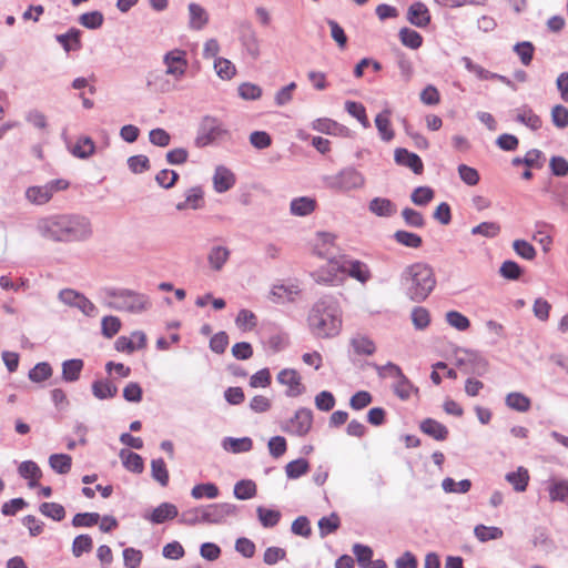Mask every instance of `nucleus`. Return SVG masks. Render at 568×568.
Here are the masks:
<instances>
[{"instance_id": "1", "label": "nucleus", "mask_w": 568, "mask_h": 568, "mask_svg": "<svg viewBox=\"0 0 568 568\" xmlns=\"http://www.w3.org/2000/svg\"><path fill=\"white\" fill-rule=\"evenodd\" d=\"M36 230L40 236L57 243L84 242L93 234L91 221L81 214H52L38 219Z\"/></svg>"}, {"instance_id": "2", "label": "nucleus", "mask_w": 568, "mask_h": 568, "mask_svg": "<svg viewBox=\"0 0 568 568\" xmlns=\"http://www.w3.org/2000/svg\"><path fill=\"white\" fill-rule=\"evenodd\" d=\"M311 334L316 338H334L343 325L342 310L336 297L324 295L311 307L307 315Z\"/></svg>"}, {"instance_id": "3", "label": "nucleus", "mask_w": 568, "mask_h": 568, "mask_svg": "<svg viewBox=\"0 0 568 568\" xmlns=\"http://www.w3.org/2000/svg\"><path fill=\"white\" fill-rule=\"evenodd\" d=\"M436 276L433 267L424 262L413 263L400 274V287L412 302H424L436 287Z\"/></svg>"}, {"instance_id": "4", "label": "nucleus", "mask_w": 568, "mask_h": 568, "mask_svg": "<svg viewBox=\"0 0 568 568\" xmlns=\"http://www.w3.org/2000/svg\"><path fill=\"white\" fill-rule=\"evenodd\" d=\"M104 293L111 301L106 302V306L129 313H141L150 307L149 297L145 294L129 288H105Z\"/></svg>"}, {"instance_id": "5", "label": "nucleus", "mask_w": 568, "mask_h": 568, "mask_svg": "<svg viewBox=\"0 0 568 568\" xmlns=\"http://www.w3.org/2000/svg\"><path fill=\"white\" fill-rule=\"evenodd\" d=\"M323 183L328 190L346 193L362 189L365 184V178L355 168L347 166L336 174L324 176Z\"/></svg>"}, {"instance_id": "6", "label": "nucleus", "mask_w": 568, "mask_h": 568, "mask_svg": "<svg viewBox=\"0 0 568 568\" xmlns=\"http://www.w3.org/2000/svg\"><path fill=\"white\" fill-rule=\"evenodd\" d=\"M230 132L222 122L211 115H205L199 125L197 134L195 138V145L197 148H204L215 143L229 135Z\"/></svg>"}, {"instance_id": "7", "label": "nucleus", "mask_w": 568, "mask_h": 568, "mask_svg": "<svg viewBox=\"0 0 568 568\" xmlns=\"http://www.w3.org/2000/svg\"><path fill=\"white\" fill-rule=\"evenodd\" d=\"M58 298L63 304L78 308L87 316L94 317L98 314L97 306L87 296L75 290L63 288L59 292Z\"/></svg>"}, {"instance_id": "8", "label": "nucleus", "mask_w": 568, "mask_h": 568, "mask_svg": "<svg viewBox=\"0 0 568 568\" xmlns=\"http://www.w3.org/2000/svg\"><path fill=\"white\" fill-rule=\"evenodd\" d=\"M237 506L230 503H219L202 506L201 519L204 524H222L226 517L235 516Z\"/></svg>"}, {"instance_id": "9", "label": "nucleus", "mask_w": 568, "mask_h": 568, "mask_svg": "<svg viewBox=\"0 0 568 568\" xmlns=\"http://www.w3.org/2000/svg\"><path fill=\"white\" fill-rule=\"evenodd\" d=\"M456 366L465 374L483 376L488 371V362L476 352H465V356L458 357Z\"/></svg>"}, {"instance_id": "10", "label": "nucleus", "mask_w": 568, "mask_h": 568, "mask_svg": "<svg viewBox=\"0 0 568 568\" xmlns=\"http://www.w3.org/2000/svg\"><path fill=\"white\" fill-rule=\"evenodd\" d=\"M313 424V412L308 408H300L288 420L285 430L296 436H305L311 430Z\"/></svg>"}, {"instance_id": "11", "label": "nucleus", "mask_w": 568, "mask_h": 568, "mask_svg": "<svg viewBox=\"0 0 568 568\" xmlns=\"http://www.w3.org/2000/svg\"><path fill=\"white\" fill-rule=\"evenodd\" d=\"M183 50H172L165 53L163 63L166 67L165 74L173 75L175 79H181L186 71L187 61Z\"/></svg>"}, {"instance_id": "12", "label": "nucleus", "mask_w": 568, "mask_h": 568, "mask_svg": "<svg viewBox=\"0 0 568 568\" xmlns=\"http://www.w3.org/2000/svg\"><path fill=\"white\" fill-rule=\"evenodd\" d=\"M277 382L282 385H287L286 396L295 397L304 392V386L301 383V376L297 371L293 368H284L277 374Z\"/></svg>"}, {"instance_id": "13", "label": "nucleus", "mask_w": 568, "mask_h": 568, "mask_svg": "<svg viewBox=\"0 0 568 568\" xmlns=\"http://www.w3.org/2000/svg\"><path fill=\"white\" fill-rule=\"evenodd\" d=\"M394 160L396 164L409 168L415 174H422L424 171V164L419 155L408 151L407 149H395Z\"/></svg>"}, {"instance_id": "14", "label": "nucleus", "mask_w": 568, "mask_h": 568, "mask_svg": "<svg viewBox=\"0 0 568 568\" xmlns=\"http://www.w3.org/2000/svg\"><path fill=\"white\" fill-rule=\"evenodd\" d=\"M407 20L410 24L424 29L430 23L432 16L425 3L415 1L408 7Z\"/></svg>"}, {"instance_id": "15", "label": "nucleus", "mask_w": 568, "mask_h": 568, "mask_svg": "<svg viewBox=\"0 0 568 568\" xmlns=\"http://www.w3.org/2000/svg\"><path fill=\"white\" fill-rule=\"evenodd\" d=\"M179 510L174 504L162 503L155 507L150 514H144L143 518L151 521L152 524H163L166 520L174 519L178 517Z\"/></svg>"}, {"instance_id": "16", "label": "nucleus", "mask_w": 568, "mask_h": 568, "mask_svg": "<svg viewBox=\"0 0 568 568\" xmlns=\"http://www.w3.org/2000/svg\"><path fill=\"white\" fill-rule=\"evenodd\" d=\"M236 183L235 174L224 165H219L213 175L214 190L224 193L231 190Z\"/></svg>"}, {"instance_id": "17", "label": "nucleus", "mask_w": 568, "mask_h": 568, "mask_svg": "<svg viewBox=\"0 0 568 568\" xmlns=\"http://www.w3.org/2000/svg\"><path fill=\"white\" fill-rule=\"evenodd\" d=\"M419 429L425 435L432 437L437 442H444L448 438L449 430L448 428L434 418H425L419 424Z\"/></svg>"}, {"instance_id": "18", "label": "nucleus", "mask_w": 568, "mask_h": 568, "mask_svg": "<svg viewBox=\"0 0 568 568\" xmlns=\"http://www.w3.org/2000/svg\"><path fill=\"white\" fill-rule=\"evenodd\" d=\"M204 205V192L201 186H193L185 192V199L179 202L175 207L178 211L197 210Z\"/></svg>"}, {"instance_id": "19", "label": "nucleus", "mask_w": 568, "mask_h": 568, "mask_svg": "<svg viewBox=\"0 0 568 568\" xmlns=\"http://www.w3.org/2000/svg\"><path fill=\"white\" fill-rule=\"evenodd\" d=\"M515 120L532 131H537L541 128V118L536 114L528 104H524L515 110Z\"/></svg>"}, {"instance_id": "20", "label": "nucleus", "mask_w": 568, "mask_h": 568, "mask_svg": "<svg viewBox=\"0 0 568 568\" xmlns=\"http://www.w3.org/2000/svg\"><path fill=\"white\" fill-rule=\"evenodd\" d=\"M82 31L77 28H70L65 33L57 34L55 40L61 44L63 50L69 53L71 51H79L82 48L81 41Z\"/></svg>"}, {"instance_id": "21", "label": "nucleus", "mask_w": 568, "mask_h": 568, "mask_svg": "<svg viewBox=\"0 0 568 568\" xmlns=\"http://www.w3.org/2000/svg\"><path fill=\"white\" fill-rule=\"evenodd\" d=\"M342 270L363 284L372 277L368 266L358 260L345 261Z\"/></svg>"}, {"instance_id": "22", "label": "nucleus", "mask_w": 568, "mask_h": 568, "mask_svg": "<svg viewBox=\"0 0 568 568\" xmlns=\"http://www.w3.org/2000/svg\"><path fill=\"white\" fill-rule=\"evenodd\" d=\"M18 474L23 479H28L29 487L34 488L39 485V480L42 477V471L38 464L33 460H24L18 467Z\"/></svg>"}, {"instance_id": "23", "label": "nucleus", "mask_w": 568, "mask_h": 568, "mask_svg": "<svg viewBox=\"0 0 568 568\" xmlns=\"http://www.w3.org/2000/svg\"><path fill=\"white\" fill-rule=\"evenodd\" d=\"M390 115L392 111L389 109H384L375 118V125L379 138L385 142L392 141L395 136V132L390 125Z\"/></svg>"}, {"instance_id": "24", "label": "nucleus", "mask_w": 568, "mask_h": 568, "mask_svg": "<svg viewBox=\"0 0 568 568\" xmlns=\"http://www.w3.org/2000/svg\"><path fill=\"white\" fill-rule=\"evenodd\" d=\"M230 255L231 251L226 246H212L207 254V262L210 267L215 272H220L229 261Z\"/></svg>"}, {"instance_id": "25", "label": "nucleus", "mask_w": 568, "mask_h": 568, "mask_svg": "<svg viewBox=\"0 0 568 568\" xmlns=\"http://www.w3.org/2000/svg\"><path fill=\"white\" fill-rule=\"evenodd\" d=\"M317 206L315 199L310 196H300L291 201L290 211L295 216H307L312 214Z\"/></svg>"}, {"instance_id": "26", "label": "nucleus", "mask_w": 568, "mask_h": 568, "mask_svg": "<svg viewBox=\"0 0 568 568\" xmlns=\"http://www.w3.org/2000/svg\"><path fill=\"white\" fill-rule=\"evenodd\" d=\"M371 213L379 217H390L396 213V205L386 197H374L368 203Z\"/></svg>"}, {"instance_id": "27", "label": "nucleus", "mask_w": 568, "mask_h": 568, "mask_svg": "<svg viewBox=\"0 0 568 568\" xmlns=\"http://www.w3.org/2000/svg\"><path fill=\"white\" fill-rule=\"evenodd\" d=\"M349 344L356 355L371 356L376 352V345L373 339L363 334H355Z\"/></svg>"}, {"instance_id": "28", "label": "nucleus", "mask_w": 568, "mask_h": 568, "mask_svg": "<svg viewBox=\"0 0 568 568\" xmlns=\"http://www.w3.org/2000/svg\"><path fill=\"white\" fill-rule=\"evenodd\" d=\"M91 389L93 396L100 400L113 398L118 394V387L109 379L94 381Z\"/></svg>"}, {"instance_id": "29", "label": "nucleus", "mask_w": 568, "mask_h": 568, "mask_svg": "<svg viewBox=\"0 0 568 568\" xmlns=\"http://www.w3.org/2000/svg\"><path fill=\"white\" fill-rule=\"evenodd\" d=\"M189 27L193 30H202L209 22L206 10L197 3L189 4Z\"/></svg>"}, {"instance_id": "30", "label": "nucleus", "mask_w": 568, "mask_h": 568, "mask_svg": "<svg viewBox=\"0 0 568 568\" xmlns=\"http://www.w3.org/2000/svg\"><path fill=\"white\" fill-rule=\"evenodd\" d=\"M84 363L80 358L67 359L62 363V379L67 383L77 382L80 378Z\"/></svg>"}, {"instance_id": "31", "label": "nucleus", "mask_w": 568, "mask_h": 568, "mask_svg": "<svg viewBox=\"0 0 568 568\" xmlns=\"http://www.w3.org/2000/svg\"><path fill=\"white\" fill-rule=\"evenodd\" d=\"M505 404L508 408L519 413H526L531 407L530 398L520 392H511L507 394Z\"/></svg>"}, {"instance_id": "32", "label": "nucleus", "mask_w": 568, "mask_h": 568, "mask_svg": "<svg viewBox=\"0 0 568 568\" xmlns=\"http://www.w3.org/2000/svg\"><path fill=\"white\" fill-rule=\"evenodd\" d=\"M123 466L134 474H141L144 469V462L143 458L133 452H130L128 449H121L119 454Z\"/></svg>"}, {"instance_id": "33", "label": "nucleus", "mask_w": 568, "mask_h": 568, "mask_svg": "<svg viewBox=\"0 0 568 568\" xmlns=\"http://www.w3.org/2000/svg\"><path fill=\"white\" fill-rule=\"evenodd\" d=\"M312 129L324 134H341L345 126L328 118H318L312 122Z\"/></svg>"}, {"instance_id": "34", "label": "nucleus", "mask_w": 568, "mask_h": 568, "mask_svg": "<svg viewBox=\"0 0 568 568\" xmlns=\"http://www.w3.org/2000/svg\"><path fill=\"white\" fill-rule=\"evenodd\" d=\"M222 446L225 450H231L234 454H239L250 452L253 447V442L250 437H225L223 439Z\"/></svg>"}, {"instance_id": "35", "label": "nucleus", "mask_w": 568, "mask_h": 568, "mask_svg": "<svg viewBox=\"0 0 568 568\" xmlns=\"http://www.w3.org/2000/svg\"><path fill=\"white\" fill-rule=\"evenodd\" d=\"M256 484L251 479H241L234 485L233 494L240 500H247L256 496Z\"/></svg>"}, {"instance_id": "36", "label": "nucleus", "mask_w": 568, "mask_h": 568, "mask_svg": "<svg viewBox=\"0 0 568 568\" xmlns=\"http://www.w3.org/2000/svg\"><path fill=\"white\" fill-rule=\"evenodd\" d=\"M506 480L513 485L516 491L521 493L525 491L528 486L529 475L527 469L519 467L516 471L508 473Z\"/></svg>"}, {"instance_id": "37", "label": "nucleus", "mask_w": 568, "mask_h": 568, "mask_svg": "<svg viewBox=\"0 0 568 568\" xmlns=\"http://www.w3.org/2000/svg\"><path fill=\"white\" fill-rule=\"evenodd\" d=\"M151 476L162 487H166L169 484V470L165 462L162 458L152 459L151 462Z\"/></svg>"}, {"instance_id": "38", "label": "nucleus", "mask_w": 568, "mask_h": 568, "mask_svg": "<svg viewBox=\"0 0 568 568\" xmlns=\"http://www.w3.org/2000/svg\"><path fill=\"white\" fill-rule=\"evenodd\" d=\"M49 465L55 473L64 475L71 470L72 458L67 454H52L49 457Z\"/></svg>"}, {"instance_id": "39", "label": "nucleus", "mask_w": 568, "mask_h": 568, "mask_svg": "<svg viewBox=\"0 0 568 568\" xmlns=\"http://www.w3.org/2000/svg\"><path fill=\"white\" fill-rule=\"evenodd\" d=\"M400 42L413 50H416L423 44V37L415 30L404 27L398 33Z\"/></svg>"}, {"instance_id": "40", "label": "nucleus", "mask_w": 568, "mask_h": 568, "mask_svg": "<svg viewBox=\"0 0 568 568\" xmlns=\"http://www.w3.org/2000/svg\"><path fill=\"white\" fill-rule=\"evenodd\" d=\"M256 514H257L261 525L264 528L275 527L281 519V513L278 510L268 509L263 506H258L256 508Z\"/></svg>"}, {"instance_id": "41", "label": "nucleus", "mask_w": 568, "mask_h": 568, "mask_svg": "<svg viewBox=\"0 0 568 568\" xmlns=\"http://www.w3.org/2000/svg\"><path fill=\"white\" fill-rule=\"evenodd\" d=\"M393 237L398 244L410 248H418L423 244V240L418 234L404 230L396 231Z\"/></svg>"}, {"instance_id": "42", "label": "nucleus", "mask_w": 568, "mask_h": 568, "mask_svg": "<svg viewBox=\"0 0 568 568\" xmlns=\"http://www.w3.org/2000/svg\"><path fill=\"white\" fill-rule=\"evenodd\" d=\"M52 374V366L48 362H40L29 371L28 377L33 383H41L48 381Z\"/></svg>"}, {"instance_id": "43", "label": "nucleus", "mask_w": 568, "mask_h": 568, "mask_svg": "<svg viewBox=\"0 0 568 568\" xmlns=\"http://www.w3.org/2000/svg\"><path fill=\"white\" fill-rule=\"evenodd\" d=\"M298 293V290L296 286H286V285H274L271 295L272 300L275 303H284L286 301H293L294 295Z\"/></svg>"}, {"instance_id": "44", "label": "nucleus", "mask_w": 568, "mask_h": 568, "mask_svg": "<svg viewBox=\"0 0 568 568\" xmlns=\"http://www.w3.org/2000/svg\"><path fill=\"white\" fill-rule=\"evenodd\" d=\"M26 199L34 205H44L51 201L43 185L29 186L26 190Z\"/></svg>"}, {"instance_id": "45", "label": "nucleus", "mask_w": 568, "mask_h": 568, "mask_svg": "<svg viewBox=\"0 0 568 568\" xmlns=\"http://www.w3.org/2000/svg\"><path fill=\"white\" fill-rule=\"evenodd\" d=\"M317 525L321 537H325L339 528L341 519L336 513H332L329 516L322 517Z\"/></svg>"}, {"instance_id": "46", "label": "nucleus", "mask_w": 568, "mask_h": 568, "mask_svg": "<svg viewBox=\"0 0 568 568\" xmlns=\"http://www.w3.org/2000/svg\"><path fill=\"white\" fill-rule=\"evenodd\" d=\"M219 487L214 483H204L195 485L191 490V496L194 499H202L204 497L214 499L219 496Z\"/></svg>"}, {"instance_id": "47", "label": "nucleus", "mask_w": 568, "mask_h": 568, "mask_svg": "<svg viewBox=\"0 0 568 568\" xmlns=\"http://www.w3.org/2000/svg\"><path fill=\"white\" fill-rule=\"evenodd\" d=\"M95 145L91 138H80L72 149V154L79 159H87L94 153Z\"/></svg>"}, {"instance_id": "48", "label": "nucleus", "mask_w": 568, "mask_h": 568, "mask_svg": "<svg viewBox=\"0 0 568 568\" xmlns=\"http://www.w3.org/2000/svg\"><path fill=\"white\" fill-rule=\"evenodd\" d=\"M310 469V464L305 458H297L295 460L290 462L285 466L286 476L290 479H297L301 476L305 475Z\"/></svg>"}, {"instance_id": "49", "label": "nucleus", "mask_w": 568, "mask_h": 568, "mask_svg": "<svg viewBox=\"0 0 568 568\" xmlns=\"http://www.w3.org/2000/svg\"><path fill=\"white\" fill-rule=\"evenodd\" d=\"M345 110L355 119L358 120V122L365 128H369L371 123L368 121L366 109L365 106L355 101H346L345 102Z\"/></svg>"}, {"instance_id": "50", "label": "nucleus", "mask_w": 568, "mask_h": 568, "mask_svg": "<svg viewBox=\"0 0 568 568\" xmlns=\"http://www.w3.org/2000/svg\"><path fill=\"white\" fill-rule=\"evenodd\" d=\"M103 21V13L98 10L82 13L79 17V23L90 30L99 29L100 27H102Z\"/></svg>"}, {"instance_id": "51", "label": "nucleus", "mask_w": 568, "mask_h": 568, "mask_svg": "<svg viewBox=\"0 0 568 568\" xmlns=\"http://www.w3.org/2000/svg\"><path fill=\"white\" fill-rule=\"evenodd\" d=\"M40 513L55 521H61L65 517V509L58 503H42L39 507Z\"/></svg>"}, {"instance_id": "52", "label": "nucleus", "mask_w": 568, "mask_h": 568, "mask_svg": "<svg viewBox=\"0 0 568 568\" xmlns=\"http://www.w3.org/2000/svg\"><path fill=\"white\" fill-rule=\"evenodd\" d=\"M474 534L476 538L481 542L499 539L504 535L499 527H487L485 525H477L474 529Z\"/></svg>"}, {"instance_id": "53", "label": "nucleus", "mask_w": 568, "mask_h": 568, "mask_svg": "<svg viewBox=\"0 0 568 568\" xmlns=\"http://www.w3.org/2000/svg\"><path fill=\"white\" fill-rule=\"evenodd\" d=\"M442 488L445 493L466 494L471 488V481L469 479H463L456 483L453 478L446 477L442 481Z\"/></svg>"}, {"instance_id": "54", "label": "nucleus", "mask_w": 568, "mask_h": 568, "mask_svg": "<svg viewBox=\"0 0 568 568\" xmlns=\"http://www.w3.org/2000/svg\"><path fill=\"white\" fill-rule=\"evenodd\" d=\"M241 42L247 54L254 60L260 57V42L255 32L250 31L242 36Z\"/></svg>"}, {"instance_id": "55", "label": "nucleus", "mask_w": 568, "mask_h": 568, "mask_svg": "<svg viewBox=\"0 0 568 568\" xmlns=\"http://www.w3.org/2000/svg\"><path fill=\"white\" fill-rule=\"evenodd\" d=\"M462 62L467 71L476 74L479 80H494L497 73L484 69L481 65L475 63L470 58L463 57Z\"/></svg>"}, {"instance_id": "56", "label": "nucleus", "mask_w": 568, "mask_h": 568, "mask_svg": "<svg viewBox=\"0 0 568 568\" xmlns=\"http://www.w3.org/2000/svg\"><path fill=\"white\" fill-rule=\"evenodd\" d=\"M410 316L416 329L423 331L430 324V314L428 310L423 306H415L412 310Z\"/></svg>"}, {"instance_id": "57", "label": "nucleus", "mask_w": 568, "mask_h": 568, "mask_svg": "<svg viewBox=\"0 0 568 568\" xmlns=\"http://www.w3.org/2000/svg\"><path fill=\"white\" fill-rule=\"evenodd\" d=\"M92 548L93 540L87 534L77 536L72 542V554L77 558L81 557L84 552H90Z\"/></svg>"}, {"instance_id": "58", "label": "nucleus", "mask_w": 568, "mask_h": 568, "mask_svg": "<svg viewBox=\"0 0 568 568\" xmlns=\"http://www.w3.org/2000/svg\"><path fill=\"white\" fill-rule=\"evenodd\" d=\"M214 69L222 80H231L236 73L235 65L225 58H216Z\"/></svg>"}, {"instance_id": "59", "label": "nucleus", "mask_w": 568, "mask_h": 568, "mask_svg": "<svg viewBox=\"0 0 568 568\" xmlns=\"http://www.w3.org/2000/svg\"><path fill=\"white\" fill-rule=\"evenodd\" d=\"M473 235H481L494 239L500 233V225L497 222H483L471 229Z\"/></svg>"}, {"instance_id": "60", "label": "nucleus", "mask_w": 568, "mask_h": 568, "mask_svg": "<svg viewBox=\"0 0 568 568\" xmlns=\"http://www.w3.org/2000/svg\"><path fill=\"white\" fill-rule=\"evenodd\" d=\"M524 273V270L521 268V266L516 263L515 261H505L500 268H499V274L506 278V280H510V281H517Z\"/></svg>"}, {"instance_id": "61", "label": "nucleus", "mask_w": 568, "mask_h": 568, "mask_svg": "<svg viewBox=\"0 0 568 568\" xmlns=\"http://www.w3.org/2000/svg\"><path fill=\"white\" fill-rule=\"evenodd\" d=\"M434 190L429 186H418L410 194V200L419 206L427 205L434 199Z\"/></svg>"}, {"instance_id": "62", "label": "nucleus", "mask_w": 568, "mask_h": 568, "mask_svg": "<svg viewBox=\"0 0 568 568\" xmlns=\"http://www.w3.org/2000/svg\"><path fill=\"white\" fill-rule=\"evenodd\" d=\"M402 216L405 224L410 227L422 229L426 224L423 214L412 207L403 209Z\"/></svg>"}, {"instance_id": "63", "label": "nucleus", "mask_w": 568, "mask_h": 568, "mask_svg": "<svg viewBox=\"0 0 568 568\" xmlns=\"http://www.w3.org/2000/svg\"><path fill=\"white\" fill-rule=\"evenodd\" d=\"M353 554L355 555L356 560L362 568H368L373 561V550L368 546L355 544L353 546Z\"/></svg>"}, {"instance_id": "64", "label": "nucleus", "mask_w": 568, "mask_h": 568, "mask_svg": "<svg viewBox=\"0 0 568 568\" xmlns=\"http://www.w3.org/2000/svg\"><path fill=\"white\" fill-rule=\"evenodd\" d=\"M548 491L551 501H566L568 499V481H556L549 486Z\"/></svg>"}]
</instances>
